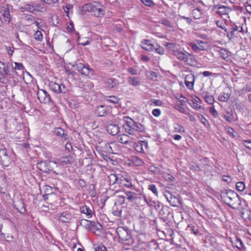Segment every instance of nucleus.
<instances>
[{"label": "nucleus", "mask_w": 251, "mask_h": 251, "mask_svg": "<svg viewBox=\"0 0 251 251\" xmlns=\"http://www.w3.org/2000/svg\"><path fill=\"white\" fill-rule=\"evenodd\" d=\"M37 168L40 171L46 173V161H41L37 164Z\"/></svg>", "instance_id": "obj_36"}, {"label": "nucleus", "mask_w": 251, "mask_h": 251, "mask_svg": "<svg viewBox=\"0 0 251 251\" xmlns=\"http://www.w3.org/2000/svg\"><path fill=\"white\" fill-rule=\"evenodd\" d=\"M50 23L54 26H57L59 23V19L57 15H53L50 18Z\"/></svg>", "instance_id": "obj_40"}, {"label": "nucleus", "mask_w": 251, "mask_h": 251, "mask_svg": "<svg viewBox=\"0 0 251 251\" xmlns=\"http://www.w3.org/2000/svg\"><path fill=\"white\" fill-rule=\"evenodd\" d=\"M230 95L229 94L226 93L225 92H223L221 93L219 96L218 100H219L223 102H226L230 98Z\"/></svg>", "instance_id": "obj_32"}, {"label": "nucleus", "mask_w": 251, "mask_h": 251, "mask_svg": "<svg viewBox=\"0 0 251 251\" xmlns=\"http://www.w3.org/2000/svg\"><path fill=\"white\" fill-rule=\"evenodd\" d=\"M145 130L144 126L138 122H136L135 125V135L138 132H143Z\"/></svg>", "instance_id": "obj_42"}, {"label": "nucleus", "mask_w": 251, "mask_h": 251, "mask_svg": "<svg viewBox=\"0 0 251 251\" xmlns=\"http://www.w3.org/2000/svg\"><path fill=\"white\" fill-rule=\"evenodd\" d=\"M105 84L107 88L111 89L117 87L119 85V82L117 79L111 78L105 81Z\"/></svg>", "instance_id": "obj_19"}, {"label": "nucleus", "mask_w": 251, "mask_h": 251, "mask_svg": "<svg viewBox=\"0 0 251 251\" xmlns=\"http://www.w3.org/2000/svg\"><path fill=\"white\" fill-rule=\"evenodd\" d=\"M154 50H155V51L160 55H163L165 52L164 49L158 44L156 45V47H154Z\"/></svg>", "instance_id": "obj_46"}, {"label": "nucleus", "mask_w": 251, "mask_h": 251, "mask_svg": "<svg viewBox=\"0 0 251 251\" xmlns=\"http://www.w3.org/2000/svg\"><path fill=\"white\" fill-rule=\"evenodd\" d=\"M220 54H221L222 57L224 59H226L228 57V51L225 49H221L220 50Z\"/></svg>", "instance_id": "obj_53"}, {"label": "nucleus", "mask_w": 251, "mask_h": 251, "mask_svg": "<svg viewBox=\"0 0 251 251\" xmlns=\"http://www.w3.org/2000/svg\"><path fill=\"white\" fill-rule=\"evenodd\" d=\"M236 188L238 191H243L245 189V185L243 182H238L236 184Z\"/></svg>", "instance_id": "obj_45"}, {"label": "nucleus", "mask_w": 251, "mask_h": 251, "mask_svg": "<svg viewBox=\"0 0 251 251\" xmlns=\"http://www.w3.org/2000/svg\"><path fill=\"white\" fill-rule=\"evenodd\" d=\"M119 184L122 187H126L133 189L134 186L132 184L130 179L122 176L119 180Z\"/></svg>", "instance_id": "obj_16"}, {"label": "nucleus", "mask_w": 251, "mask_h": 251, "mask_svg": "<svg viewBox=\"0 0 251 251\" xmlns=\"http://www.w3.org/2000/svg\"><path fill=\"white\" fill-rule=\"evenodd\" d=\"M178 199L175 196H173V199L169 202L171 206L175 207L177 206V203H178Z\"/></svg>", "instance_id": "obj_54"}, {"label": "nucleus", "mask_w": 251, "mask_h": 251, "mask_svg": "<svg viewBox=\"0 0 251 251\" xmlns=\"http://www.w3.org/2000/svg\"><path fill=\"white\" fill-rule=\"evenodd\" d=\"M148 189L151 191L155 196H158V191L156 186L154 184H150L148 186Z\"/></svg>", "instance_id": "obj_47"}, {"label": "nucleus", "mask_w": 251, "mask_h": 251, "mask_svg": "<svg viewBox=\"0 0 251 251\" xmlns=\"http://www.w3.org/2000/svg\"><path fill=\"white\" fill-rule=\"evenodd\" d=\"M216 13L221 16L226 15L231 11L230 8L222 5H215L214 7Z\"/></svg>", "instance_id": "obj_12"}, {"label": "nucleus", "mask_w": 251, "mask_h": 251, "mask_svg": "<svg viewBox=\"0 0 251 251\" xmlns=\"http://www.w3.org/2000/svg\"><path fill=\"white\" fill-rule=\"evenodd\" d=\"M165 46L169 50L173 52L174 55L179 50L178 46L174 43H166Z\"/></svg>", "instance_id": "obj_26"}, {"label": "nucleus", "mask_w": 251, "mask_h": 251, "mask_svg": "<svg viewBox=\"0 0 251 251\" xmlns=\"http://www.w3.org/2000/svg\"><path fill=\"white\" fill-rule=\"evenodd\" d=\"M141 1L144 4L149 7H153L155 5V3L152 0H141Z\"/></svg>", "instance_id": "obj_52"}, {"label": "nucleus", "mask_w": 251, "mask_h": 251, "mask_svg": "<svg viewBox=\"0 0 251 251\" xmlns=\"http://www.w3.org/2000/svg\"><path fill=\"white\" fill-rule=\"evenodd\" d=\"M243 145L247 148L251 150V139L244 140Z\"/></svg>", "instance_id": "obj_59"}, {"label": "nucleus", "mask_w": 251, "mask_h": 251, "mask_svg": "<svg viewBox=\"0 0 251 251\" xmlns=\"http://www.w3.org/2000/svg\"><path fill=\"white\" fill-rule=\"evenodd\" d=\"M58 219L62 223H69L73 219V216L71 213L64 211L56 215Z\"/></svg>", "instance_id": "obj_10"}, {"label": "nucleus", "mask_w": 251, "mask_h": 251, "mask_svg": "<svg viewBox=\"0 0 251 251\" xmlns=\"http://www.w3.org/2000/svg\"><path fill=\"white\" fill-rule=\"evenodd\" d=\"M123 120L125 122L123 127L126 132L130 135H135V125L136 122L133 121L131 118L125 116Z\"/></svg>", "instance_id": "obj_5"}, {"label": "nucleus", "mask_w": 251, "mask_h": 251, "mask_svg": "<svg viewBox=\"0 0 251 251\" xmlns=\"http://www.w3.org/2000/svg\"><path fill=\"white\" fill-rule=\"evenodd\" d=\"M189 46L194 50L195 52H198L200 49V47L198 46L197 43H190L189 44Z\"/></svg>", "instance_id": "obj_55"}, {"label": "nucleus", "mask_w": 251, "mask_h": 251, "mask_svg": "<svg viewBox=\"0 0 251 251\" xmlns=\"http://www.w3.org/2000/svg\"><path fill=\"white\" fill-rule=\"evenodd\" d=\"M197 43L198 46L200 47V50H205V46H204V45H206L205 43L201 40H198L197 41Z\"/></svg>", "instance_id": "obj_57"}, {"label": "nucleus", "mask_w": 251, "mask_h": 251, "mask_svg": "<svg viewBox=\"0 0 251 251\" xmlns=\"http://www.w3.org/2000/svg\"><path fill=\"white\" fill-rule=\"evenodd\" d=\"M80 212L86 214L88 218L92 217L93 211L91 209L86 205H83L80 207Z\"/></svg>", "instance_id": "obj_23"}, {"label": "nucleus", "mask_w": 251, "mask_h": 251, "mask_svg": "<svg viewBox=\"0 0 251 251\" xmlns=\"http://www.w3.org/2000/svg\"><path fill=\"white\" fill-rule=\"evenodd\" d=\"M190 105L194 109H200L201 108V106L199 105L198 103H197L196 102L193 101H192V103H190Z\"/></svg>", "instance_id": "obj_63"}, {"label": "nucleus", "mask_w": 251, "mask_h": 251, "mask_svg": "<svg viewBox=\"0 0 251 251\" xmlns=\"http://www.w3.org/2000/svg\"><path fill=\"white\" fill-rule=\"evenodd\" d=\"M120 99L114 96H111L109 97V99L107 100V101H109L110 102L114 103V104H118L119 102Z\"/></svg>", "instance_id": "obj_48"}, {"label": "nucleus", "mask_w": 251, "mask_h": 251, "mask_svg": "<svg viewBox=\"0 0 251 251\" xmlns=\"http://www.w3.org/2000/svg\"><path fill=\"white\" fill-rule=\"evenodd\" d=\"M194 77L192 75H188L185 76V84L190 89L193 87Z\"/></svg>", "instance_id": "obj_22"}, {"label": "nucleus", "mask_w": 251, "mask_h": 251, "mask_svg": "<svg viewBox=\"0 0 251 251\" xmlns=\"http://www.w3.org/2000/svg\"><path fill=\"white\" fill-rule=\"evenodd\" d=\"M50 90L56 94L66 93L68 92V89L63 84H58L51 81L49 84Z\"/></svg>", "instance_id": "obj_7"}, {"label": "nucleus", "mask_w": 251, "mask_h": 251, "mask_svg": "<svg viewBox=\"0 0 251 251\" xmlns=\"http://www.w3.org/2000/svg\"><path fill=\"white\" fill-rule=\"evenodd\" d=\"M109 184L113 185L115 184L118 180V177L117 175L115 174H110L108 176Z\"/></svg>", "instance_id": "obj_35"}, {"label": "nucleus", "mask_w": 251, "mask_h": 251, "mask_svg": "<svg viewBox=\"0 0 251 251\" xmlns=\"http://www.w3.org/2000/svg\"><path fill=\"white\" fill-rule=\"evenodd\" d=\"M107 107L104 105L97 106L95 110L96 114L99 117H104L107 113Z\"/></svg>", "instance_id": "obj_20"}, {"label": "nucleus", "mask_w": 251, "mask_h": 251, "mask_svg": "<svg viewBox=\"0 0 251 251\" xmlns=\"http://www.w3.org/2000/svg\"><path fill=\"white\" fill-rule=\"evenodd\" d=\"M141 44L142 49L149 51L154 50V46L151 43L150 40L144 39L142 41Z\"/></svg>", "instance_id": "obj_17"}, {"label": "nucleus", "mask_w": 251, "mask_h": 251, "mask_svg": "<svg viewBox=\"0 0 251 251\" xmlns=\"http://www.w3.org/2000/svg\"><path fill=\"white\" fill-rule=\"evenodd\" d=\"M126 196L123 195L117 196V202L119 204L122 205L125 202Z\"/></svg>", "instance_id": "obj_43"}, {"label": "nucleus", "mask_w": 251, "mask_h": 251, "mask_svg": "<svg viewBox=\"0 0 251 251\" xmlns=\"http://www.w3.org/2000/svg\"><path fill=\"white\" fill-rule=\"evenodd\" d=\"M117 232L119 238L123 241H128L131 238V236L129 235L128 231L126 230L123 227H118L117 229Z\"/></svg>", "instance_id": "obj_11"}, {"label": "nucleus", "mask_w": 251, "mask_h": 251, "mask_svg": "<svg viewBox=\"0 0 251 251\" xmlns=\"http://www.w3.org/2000/svg\"><path fill=\"white\" fill-rule=\"evenodd\" d=\"M2 16L5 23H8L10 22V15L9 14L8 10H4L3 12Z\"/></svg>", "instance_id": "obj_37"}, {"label": "nucleus", "mask_w": 251, "mask_h": 251, "mask_svg": "<svg viewBox=\"0 0 251 251\" xmlns=\"http://www.w3.org/2000/svg\"><path fill=\"white\" fill-rule=\"evenodd\" d=\"M197 117L200 121L205 126H206V125H209L208 121L202 115L198 114H197Z\"/></svg>", "instance_id": "obj_50"}, {"label": "nucleus", "mask_w": 251, "mask_h": 251, "mask_svg": "<svg viewBox=\"0 0 251 251\" xmlns=\"http://www.w3.org/2000/svg\"><path fill=\"white\" fill-rule=\"evenodd\" d=\"M58 161L63 165L71 164L75 161V158L73 155L69 154L60 157Z\"/></svg>", "instance_id": "obj_15"}, {"label": "nucleus", "mask_w": 251, "mask_h": 251, "mask_svg": "<svg viewBox=\"0 0 251 251\" xmlns=\"http://www.w3.org/2000/svg\"><path fill=\"white\" fill-rule=\"evenodd\" d=\"M232 243L234 244L235 247L239 250H241L244 247L242 240L239 238L236 237L235 241L232 242Z\"/></svg>", "instance_id": "obj_33"}, {"label": "nucleus", "mask_w": 251, "mask_h": 251, "mask_svg": "<svg viewBox=\"0 0 251 251\" xmlns=\"http://www.w3.org/2000/svg\"><path fill=\"white\" fill-rule=\"evenodd\" d=\"M134 163L137 166H141L143 164V161L141 159L135 157L134 160Z\"/></svg>", "instance_id": "obj_64"}, {"label": "nucleus", "mask_w": 251, "mask_h": 251, "mask_svg": "<svg viewBox=\"0 0 251 251\" xmlns=\"http://www.w3.org/2000/svg\"><path fill=\"white\" fill-rule=\"evenodd\" d=\"M56 167V164L55 162L46 161V173L53 171L54 167Z\"/></svg>", "instance_id": "obj_29"}, {"label": "nucleus", "mask_w": 251, "mask_h": 251, "mask_svg": "<svg viewBox=\"0 0 251 251\" xmlns=\"http://www.w3.org/2000/svg\"><path fill=\"white\" fill-rule=\"evenodd\" d=\"M117 140L122 144H127L130 143V137L125 134L119 135L117 137Z\"/></svg>", "instance_id": "obj_25"}, {"label": "nucleus", "mask_w": 251, "mask_h": 251, "mask_svg": "<svg viewBox=\"0 0 251 251\" xmlns=\"http://www.w3.org/2000/svg\"><path fill=\"white\" fill-rule=\"evenodd\" d=\"M13 71L12 62L4 63L0 61V82L3 84H6L11 78L14 77Z\"/></svg>", "instance_id": "obj_1"}, {"label": "nucleus", "mask_w": 251, "mask_h": 251, "mask_svg": "<svg viewBox=\"0 0 251 251\" xmlns=\"http://www.w3.org/2000/svg\"><path fill=\"white\" fill-rule=\"evenodd\" d=\"M161 208L159 211V215L162 219L168 218L170 214V208L167 206L161 205Z\"/></svg>", "instance_id": "obj_21"}, {"label": "nucleus", "mask_w": 251, "mask_h": 251, "mask_svg": "<svg viewBox=\"0 0 251 251\" xmlns=\"http://www.w3.org/2000/svg\"><path fill=\"white\" fill-rule=\"evenodd\" d=\"M223 198L226 204L232 209H235L241 204L239 196L234 191L226 190L225 192H223Z\"/></svg>", "instance_id": "obj_2"}, {"label": "nucleus", "mask_w": 251, "mask_h": 251, "mask_svg": "<svg viewBox=\"0 0 251 251\" xmlns=\"http://www.w3.org/2000/svg\"><path fill=\"white\" fill-rule=\"evenodd\" d=\"M106 130L108 133L114 136L120 132V127L117 124H109L107 126Z\"/></svg>", "instance_id": "obj_13"}, {"label": "nucleus", "mask_w": 251, "mask_h": 251, "mask_svg": "<svg viewBox=\"0 0 251 251\" xmlns=\"http://www.w3.org/2000/svg\"><path fill=\"white\" fill-rule=\"evenodd\" d=\"M95 251H107L106 247L103 245H100L95 249Z\"/></svg>", "instance_id": "obj_60"}, {"label": "nucleus", "mask_w": 251, "mask_h": 251, "mask_svg": "<svg viewBox=\"0 0 251 251\" xmlns=\"http://www.w3.org/2000/svg\"><path fill=\"white\" fill-rule=\"evenodd\" d=\"M177 59L183 61L191 66H194L196 63V60L194 55L185 50L184 51L179 50L174 55Z\"/></svg>", "instance_id": "obj_4"}, {"label": "nucleus", "mask_w": 251, "mask_h": 251, "mask_svg": "<svg viewBox=\"0 0 251 251\" xmlns=\"http://www.w3.org/2000/svg\"><path fill=\"white\" fill-rule=\"evenodd\" d=\"M34 39L38 41H41L43 39V35L41 31H37L34 35Z\"/></svg>", "instance_id": "obj_51"}, {"label": "nucleus", "mask_w": 251, "mask_h": 251, "mask_svg": "<svg viewBox=\"0 0 251 251\" xmlns=\"http://www.w3.org/2000/svg\"><path fill=\"white\" fill-rule=\"evenodd\" d=\"M24 9L28 12H31L32 13L35 14L34 6H33V4H25L24 7Z\"/></svg>", "instance_id": "obj_39"}, {"label": "nucleus", "mask_w": 251, "mask_h": 251, "mask_svg": "<svg viewBox=\"0 0 251 251\" xmlns=\"http://www.w3.org/2000/svg\"><path fill=\"white\" fill-rule=\"evenodd\" d=\"M80 225L84 226L86 229H90L91 226H94L95 223L94 222L83 219L80 221Z\"/></svg>", "instance_id": "obj_27"}, {"label": "nucleus", "mask_w": 251, "mask_h": 251, "mask_svg": "<svg viewBox=\"0 0 251 251\" xmlns=\"http://www.w3.org/2000/svg\"><path fill=\"white\" fill-rule=\"evenodd\" d=\"M11 162V159L5 149H0V163L4 167L8 166Z\"/></svg>", "instance_id": "obj_8"}, {"label": "nucleus", "mask_w": 251, "mask_h": 251, "mask_svg": "<svg viewBox=\"0 0 251 251\" xmlns=\"http://www.w3.org/2000/svg\"><path fill=\"white\" fill-rule=\"evenodd\" d=\"M141 145L143 148V152H144L145 150H147L148 149V143L146 141H140Z\"/></svg>", "instance_id": "obj_61"}, {"label": "nucleus", "mask_w": 251, "mask_h": 251, "mask_svg": "<svg viewBox=\"0 0 251 251\" xmlns=\"http://www.w3.org/2000/svg\"><path fill=\"white\" fill-rule=\"evenodd\" d=\"M205 101L209 104H212L214 102V99L212 96L207 93L204 97Z\"/></svg>", "instance_id": "obj_38"}, {"label": "nucleus", "mask_w": 251, "mask_h": 251, "mask_svg": "<svg viewBox=\"0 0 251 251\" xmlns=\"http://www.w3.org/2000/svg\"><path fill=\"white\" fill-rule=\"evenodd\" d=\"M74 67L75 68V70L80 72L83 75L90 76L93 75L94 71L88 65H84L82 63H78Z\"/></svg>", "instance_id": "obj_6"}, {"label": "nucleus", "mask_w": 251, "mask_h": 251, "mask_svg": "<svg viewBox=\"0 0 251 251\" xmlns=\"http://www.w3.org/2000/svg\"><path fill=\"white\" fill-rule=\"evenodd\" d=\"M53 132L57 136L62 137L64 140L68 138L67 134L65 133L64 130L61 127L55 128Z\"/></svg>", "instance_id": "obj_24"}, {"label": "nucleus", "mask_w": 251, "mask_h": 251, "mask_svg": "<svg viewBox=\"0 0 251 251\" xmlns=\"http://www.w3.org/2000/svg\"><path fill=\"white\" fill-rule=\"evenodd\" d=\"M191 14L194 19H199L201 17L202 12L200 8H197L193 10Z\"/></svg>", "instance_id": "obj_30"}, {"label": "nucleus", "mask_w": 251, "mask_h": 251, "mask_svg": "<svg viewBox=\"0 0 251 251\" xmlns=\"http://www.w3.org/2000/svg\"><path fill=\"white\" fill-rule=\"evenodd\" d=\"M81 11L82 13H85L86 12L91 13L97 17H101L104 14L102 5L97 2L87 3L83 5Z\"/></svg>", "instance_id": "obj_3"}, {"label": "nucleus", "mask_w": 251, "mask_h": 251, "mask_svg": "<svg viewBox=\"0 0 251 251\" xmlns=\"http://www.w3.org/2000/svg\"><path fill=\"white\" fill-rule=\"evenodd\" d=\"M164 196L166 198L167 201L169 202L173 198V195L169 192L166 191L164 193Z\"/></svg>", "instance_id": "obj_58"}, {"label": "nucleus", "mask_w": 251, "mask_h": 251, "mask_svg": "<svg viewBox=\"0 0 251 251\" xmlns=\"http://www.w3.org/2000/svg\"><path fill=\"white\" fill-rule=\"evenodd\" d=\"M175 129L176 130V132H184V127L176 124L175 125Z\"/></svg>", "instance_id": "obj_56"}, {"label": "nucleus", "mask_w": 251, "mask_h": 251, "mask_svg": "<svg viewBox=\"0 0 251 251\" xmlns=\"http://www.w3.org/2000/svg\"><path fill=\"white\" fill-rule=\"evenodd\" d=\"M37 96L41 103H50L51 100L50 95L45 90L39 89L37 92Z\"/></svg>", "instance_id": "obj_9"}, {"label": "nucleus", "mask_w": 251, "mask_h": 251, "mask_svg": "<svg viewBox=\"0 0 251 251\" xmlns=\"http://www.w3.org/2000/svg\"><path fill=\"white\" fill-rule=\"evenodd\" d=\"M32 4H33V6H34V9H35V10H34L35 14L36 12L42 11V9H43V4H42L41 3H32Z\"/></svg>", "instance_id": "obj_41"}, {"label": "nucleus", "mask_w": 251, "mask_h": 251, "mask_svg": "<svg viewBox=\"0 0 251 251\" xmlns=\"http://www.w3.org/2000/svg\"><path fill=\"white\" fill-rule=\"evenodd\" d=\"M238 27L237 25L230 28V31L228 32L227 34V36L230 40L235 36V32L238 31Z\"/></svg>", "instance_id": "obj_31"}, {"label": "nucleus", "mask_w": 251, "mask_h": 251, "mask_svg": "<svg viewBox=\"0 0 251 251\" xmlns=\"http://www.w3.org/2000/svg\"><path fill=\"white\" fill-rule=\"evenodd\" d=\"M128 83L134 86H137L140 85V79L137 77H129L128 78Z\"/></svg>", "instance_id": "obj_28"}, {"label": "nucleus", "mask_w": 251, "mask_h": 251, "mask_svg": "<svg viewBox=\"0 0 251 251\" xmlns=\"http://www.w3.org/2000/svg\"><path fill=\"white\" fill-rule=\"evenodd\" d=\"M125 194L126 199L128 200L129 201L131 202L134 201L137 199L141 198V195H139L131 191H127L125 193Z\"/></svg>", "instance_id": "obj_18"}, {"label": "nucleus", "mask_w": 251, "mask_h": 251, "mask_svg": "<svg viewBox=\"0 0 251 251\" xmlns=\"http://www.w3.org/2000/svg\"><path fill=\"white\" fill-rule=\"evenodd\" d=\"M162 176L165 179L169 182H172L175 179L173 176L167 173H164L162 175Z\"/></svg>", "instance_id": "obj_44"}, {"label": "nucleus", "mask_w": 251, "mask_h": 251, "mask_svg": "<svg viewBox=\"0 0 251 251\" xmlns=\"http://www.w3.org/2000/svg\"><path fill=\"white\" fill-rule=\"evenodd\" d=\"M134 148L135 150L139 152V153H142L143 152V148L141 145V144L139 142H137V143H135L134 145Z\"/></svg>", "instance_id": "obj_49"}, {"label": "nucleus", "mask_w": 251, "mask_h": 251, "mask_svg": "<svg viewBox=\"0 0 251 251\" xmlns=\"http://www.w3.org/2000/svg\"><path fill=\"white\" fill-rule=\"evenodd\" d=\"M226 131L228 133V134L232 136V137H234L235 136L233 134L234 130L232 128L230 127H227L226 128Z\"/></svg>", "instance_id": "obj_62"}, {"label": "nucleus", "mask_w": 251, "mask_h": 251, "mask_svg": "<svg viewBox=\"0 0 251 251\" xmlns=\"http://www.w3.org/2000/svg\"><path fill=\"white\" fill-rule=\"evenodd\" d=\"M40 189L41 191H44L45 194L46 195H49L53 193L52 188L47 185H43L42 188H40Z\"/></svg>", "instance_id": "obj_34"}, {"label": "nucleus", "mask_w": 251, "mask_h": 251, "mask_svg": "<svg viewBox=\"0 0 251 251\" xmlns=\"http://www.w3.org/2000/svg\"><path fill=\"white\" fill-rule=\"evenodd\" d=\"M15 66L13 65V71L12 73L14 75V77L19 76L21 75L20 74L23 72L24 69V66L22 63L14 62Z\"/></svg>", "instance_id": "obj_14"}]
</instances>
